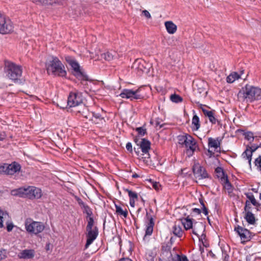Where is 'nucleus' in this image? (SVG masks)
Segmentation results:
<instances>
[{"label":"nucleus","mask_w":261,"mask_h":261,"mask_svg":"<svg viewBox=\"0 0 261 261\" xmlns=\"http://www.w3.org/2000/svg\"><path fill=\"white\" fill-rule=\"evenodd\" d=\"M45 68L48 74H53L61 77L65 76L66 71L61 61L55 56H50L45 63Z\"/></svg>","instance_id":"f257e3e1"},{"label":"nucleus","mask_w":261,"mask_h":261,"mask_svg":"<svg viewBox=\"0 0 261 261\" xmlns=\"http://www.w3.org/2000/svg\"><path fill=\"white\" fill-rule=\"evenodd\" d=\"M5 72L7 76L15 83L19 82L22 75V69L20 66L11 62H6Z\"/></svg>","instance_id":"f03ea898"},{"label":"nucleus","mask_w":261,"mask_h":261,"mask_svg":"<svg viewBox=\"0 0 261 261\" xmlns=\"http://www.w3.org/2000/svg\"><path fill=\"white\" fill-rule=\"evenodd\" d=\"M65 60L71 67L74 72L73 74L77 79L82 81L89 80L88 76L81 70L78 62L70 56H67Z\"/></svg>","instance_id":"7ed1b4c3"},{"label":"nucleus","mask_w":261,"mask_h":261,"mask_svg":"<svg viewBox=\"0 0 261 261\" xmlns=\"http://www.w3.org/2000/svg\"><path fill=\"white\" fill-rule=\"evenodd\" d=\"M25 228L28 232L37 234L43 231L45 226L41 222L34 221L29 218L25 221Z\"/></svg>","instance_id":"20e7f679"},{"label":"nucleus","mask_w":261,"mask_h":261,"mask_svg":"<svg viewBox=\"0 0 261 261\" xmlns=\"http://www.w3.org/2000/svg\"><path fill=\"white\" fill-rule=\"evenodd\" d=\"M172 245V243L171 239H170L168 242L164 243L162 246V250L169 254V256L168 257V259L171 258L172 261H189L187 257L185 255H180L176 254L174 257H172V255L170 251Z\"/></svg>","instance_id":"39448f33"},{"label":"nucleus","mask_w":261,"mask_h":261,"mask_svg":"<svg viewBox=\"0 0 261 261\" xmlns=\"http://www.w3.org/2000/svg\"><path fill=\"white\" fill-rule=\"evenodd\" d=\"M140 91V88H138L136 90L124 89L119 95L123 98L130 99L131 100L142 99L144 96L139 94Z\"/></svg>","instance_id":"423d86ee"},{"label":"nucleus","mask_w":261,"mask_h":261,"mask_svg":"<svg viewBox=\"0 0 261 261\" xmlns=\"http://www.w3.org/2000/svg\"><path fill=\"white\" fill-rule=\"evenodd\" d=\"M192 170L195 177L198 179H203L210 177V175L205 168L198 163L194 164L192 167Z\"/></svg>","instance_id":"0eeeda50"},{"label":"nucleus","mask_w":261,"mask_h":261,"mask_svg":"<svg viewBox=\"0 0 261 261\" xmlns=\"http://www.w3.org/2000/svg\"><path fill=\"white\" fill-rule=\"evenodd\" d=\"M215 172L217 178L224 185V188L227 190H230L232 186L229 181L228 176L224 172L223 169L222 167H218L215 169Z\"/></svg>","instance_id":"6e6552de"},{"label":"nucleus","mask_w":261,"mask_h":261,"mask_svg":"<svg viewBox=\"0 0 261 261\" xmlns=\"http://www.w3.org/2000/svg\"><path fill=\"white\" fill-rule=\"evenodd\" d=\"M13 30V25L11 21L9 19H6L3 15L0 18V33L2 34H7L11 33Z\"/></svg>","instance_id":"1a4fd4ad"},{"label":"nucleus","mask_w":261,"mask_h":261,"mask_svg":"<svg viewBox=\"0 0 261 261\" xmlns=\"http://www.w3.org/2000/svg\"><path fill=\"white\" fill-rule=\"evenodd\" d=\"M83 103L82 93L79 92H70L68 97L67 105L69 107H75Z\"/></svg>","instance_id":"9d476101"},{"label":"nucleus","mask_w":261,"mask_h":261,"mask_svg":"<svg viewBox=\"0 0 261 261\" xmlns=\"http://www.w3.org/2000/svg\"><path fill=\"white\" fill-rule=\"evenodd\" d=\"M234 231H236L240 237L242 244H244L251 239V232L246 228L238 225L234 228Z\"/></svg>","instance_id":"9b49d317"},{"label":"nucleus","mask_w":261,"mask_h":261,"mask_svg":"<svg viewBox=\"0 0 261 261\" xmlns=\"http://www.w3.org/2000/svg\"><path fill=\"white\" fill-rule=\"evenodd\" d=\"M255 87L247 84L244 87L242 88L239 93H242L244 98L249 100V102H252L253 96H254Z\"/></svg>","instance_id":"f8f14e48"},{"label":"nucleus","mask_w":261,"mask_h":261,"mask_svg":"<svg viewBox=\"0 0 261 261\" xmlns=\"http://www.w3.org/2000/svg\"><path fill=\"white\" fill-rule=\"evenodd\" d=\"M86 230L88 231V233L87 234V241L85 246V249L88 248L89 245L96 239L98 234V229L96 226L94 227L93 229Z\"/></svg>","instance_id":"ddd939ff"},{"label":"nucleus","mask_w":261,"mask_h":261,"mask_svg":"<svg viewBox=\"0 0 261 261\" xmlns=\"http://www.w3.org/2000/svg\"><path fill=\"white\" fill-rule=\"evenodd\" d=\"M185 145L187 148V152H190V155H192L193 153L197 147L196 141L193 137L190 135L188 136V139Z\"/></svg>","instance_id":"4468645a"},{"label":"nucleus","mask_w":261,"mask_h":261,"mask_svg":"<svg viewBox=\"0 0 261 261\" xmlns=\"http://www.w3.org/2000/svg\"><path fill=\"white\" fill-rule=\"evenodd\" d=\"M28 198L29 199H39L42 196V192L40 189L34 187L28 188Z\"/></svg>","instance_id":"2eb2a0df"},{"label":"nucleus","mask_w":261,"mask_h":261,"mask_svg":"<svg viewBox=\"0 0 261 261\" xmlns=\"http://www.w3.org/2000/svg\"><path fill=\"white\" fill-rule=\"evenodd\" d=\"M139 146L144 154H146L148 156H149L148 152L151 148V143L146 138L142 139L139 143ZM147 158H149V156Z\"/></svg>","instance_id":"dca6fc26"},{"label":"nucleus","mask_w":261,"mask_h":261,"mask_svg":"<svg viewBox=\"0 0 261 261\" xmlns=\"http://www.w3.org/2000/svg\"><path fill=\"white\" fill-rule=\"evenodd\" d=\"M203 107H206L205 105H203L202 104L200 105V108L201 109L202 112L203 113L204 115L208 118V119L210 121L212 124H215L216 122H219L217 119L215 118L214 116V111H208L204 109Z\"/></svg>","instance_id":"f3484780"},{"label":"nucleus","mask_w":261,"mask_h":261,"mask_svg":"<svg viewBox=\"0 0 261 261\" xmlns=\"http://www.w3.org/2000/svg\"><path fill=\"white\" fill-rule=\"evenodd\" d=\"M7 175H13L20 171L21 166L18 163L14 162L10 164H7Z\"/></svg>","instance_id":"a211bd4d"},{"label":"nucleus","mask_w":261,"mask_h":261,"mask_svg":"<svg viewBox=\"0 0 261 261\" xmlns=\"http://www.w3.org/2000/svg\"><path fill=\"white\" fill-rule=\"evenodd\" d=\"M146 217L148 220V222L146 225L145 236H150L153 232V226L154 222L153 218L151 216L148 217V213H146Z\"/></svg>","instance_id":"6ab92c4d"},{"label":"nucleus","mask_w":261,"mask_h":261,"mask_svg":"<svg viewBox=\"0 0 261 261\" xmlns=\"http://www.w3.org/2000/svg\"><path fill=\"white\" fill-rule=\"evenodd\" d=\"M124 191L128 193L129 198L130 205L133 207H135V201L138 199V194L136 192H133L128 189H124Z\"/></svg>","instance_id":"aec40b11"},{"label":"nucleus","mask_w":261,"mask_h":261,"mask_svg":"<svg viewBox=\"0 0 261 261\" xmlns=\"http://www.w3.org/2000/svg\"><path fill=\"white\" fill-rule=\"evenodd\" d=\"M18 256L19 258L31 259L34 256V250L32 249H25L19 253Z\"/></svg>","instance_id":"412c9836"},{"label":"nucleus","mask_w":261,"mask_h":261,"mask_svg":"<svg viewBox=\"0 0 261 261\" xmlns=\"http://www.w3.org/2000/svg\"><path fill=\"white\" fill-rule=\"evenodd\" d=\"M11 194L13 196H18L21 197H28V188H20L17 189L13 190L11 191Z\"/></svg>","instance_id":"4be33fe9"},{"label":"nucleus","mask_w":261,"mask_h":261,"mask_svg":"<svg viewBox=\"0 0 261 261\" xmlns=\"http://www.w3.org/2000/svg\"><path fill=\"white\" fill-rule=\"evenodd\" d=\"M180 220L181 224L186 230H188L191 228L193 229L194 227H193L192 219L190 218L188 216L187 218L181 219Z\"/></svg>","instance_id":"5701e85b"},{"label":"nucleus","mask_w":261,"mask_h":261,"mask_svg":"<svg viewBox=\"0 0 261 261\" xmlns=\"http://www.w3.org/2000/svg\"><path fill=\"white\" fill-rule=\"evenodd\" d=\"M165 25L168 33L173 34L176 31L177 26L172 21H166Z\"/></svg>","instance_id":"b1692460"},{"label":"nucleus","mask_w":261,"mask_h":261,"mask_svg":"<svg viewBox=\"0 0 261 261\" xmlns=\"http://www.w3.org/2000/svg\"><path fill=\"white\" fill-rule=\"evenodd\" d=\"M173 233L176 237L178 238L181 237L183 234V231L182 230L181 227L179 223H175L174 226H173L172 230Z\"/></svg>","instance_id":"393cba45"},{"label":"nucleus","mask_w":261,"mask_h":261,"mask_svg":"<svg viewBox=\"0 0 261 261\" xmlns=\"http://www.w3.org/2000/svg\"><path fill=\"white\" fill-rule=\"evenodd\" d=\"M244 219L247 222L251 225H254L256 222V219L254 215L252 212L245 213Z\"/></svg>","instance_id":"a878e982"},{"label":"nucleus","mask_w":261,"mask_h":261,"mask_svg":"<svg viewBox=\"0 0 261 261\" xmlns=\"http://www.w3.org/2000/svg\"><path fill=\"white\" fill-rule=\"evenodd\" d=\"M92 116L93 117L91 120L95 124H98L99 123H102L103 122H106L104 117H102L101 115L99 113L92 112Z\"/></svg>","instance_id":"bb28decb"},{"label":"nucleus","mask_w":261,"mask_h":261,"mask_svg":"<svg viewBox=\"0 0 261 261\" xmlns=\"http://www.w3.org/2000/svg\"><path fill=\"white\" fill-rule=\"evenodd\" d=\"M192 129L193 130H197L200 126V121H199V118L197 115H195L193 116L192 120Z\"/></svg>","instance_id":"cd10ccee"},{"label":"nucleus","mask_w":261,"mask_h":261,"mask_svg":"<svg viewBox=\"0 0 261 261\" xmlns=\"http://www.w3.org/2000/svg\"><path fill=\"white\" fill-rule=\"evenodd\" d=\"M115 207L116 208V212L118 215L122 216L125 218H127L128 216V212L126 208L123 210L120 206L116 204H115Z\"/></svg>","instance_id":"c85d7f7f"},{"label":"nucleus","mask_w":261,"mask_h":261,"mask_svg":"<svg viewBox=\"0 0 261 261\" xmlns=\"http://www.w3.org/2000/svg\"><path fill=\"white\" fill-rule=\"evenodd\" d=\"M252 153L248 147L246 148V149L242 154V156L243 159L248 160L250 167H251V162L252 160Z\"/></svg>","instance_id":"c756f323"},{"label":"nucleus","mask_w":261,"mask_h":261,"mask_svg":"<svg viewBox=\"0 0 261 261\" xmlns=\"http://www.w3.org/2000/svg\"><path fill=\"white\" fill-rule=\"evenodd\" d=\"M240 78V74L237 72H233L226 78V82L228 83H232L236 80Z\"/></svg>","instance_id":"7c9ffc66"},{"label":"nucleus","mask_w":261,"mask_h":261,"mask_svg":"<svg viewBox=\"0 0 261 261\" xmlns=\"http://www.w3.org/2000/svg\"><path fill=\"white\" fill-rule=\"evenodd\" d=\"M220 143L218 141V139H213L209 138L208 139V146L211 148H214L215 149L220 147Z\"/></svg>","instance_id":"2f4dec72"},{"label":"nucleus","mask_w":261,"mask_h":261,"mask_svg":"<svg viewBox=\"0 0 261 261\" xmlns=\"http://www.w3.org/2000/svg\"><path fill=\"white\" fill-rule=\"evenodd\" d=\"M245 195L247 197V198L250 200L249 201H250V203L253 204L254 206H257V207L260 206V204L258 203L256 201V200L255 199L254 196V195H253L252 193H245Z\"/></svg>","instance_id":"473e14b6"},{"label":"nucleus","mask_w":261,"mask_h":261,"mask_svg":"<svg viewBox=\"0 0 261 261\" xmlns=\"http://www.w3.org/2000/svg\"><path fill=\"white\" fill-rule=\"evenodd\" d=\"M192 232L193 234H194L195 235H196V236H197L198 237L199 241L200 242H201L202 243L203 246L206 247V245H205L204 242H203V240H205V239H206V234L205 233H203L200 236H199V235L197 233V231L196 230L195 225H194V228L192 230Z\"/></svg>","instance_id":"72a5a7b5"},{"label":"nucleus","mask_w":261,"mask_h":261,"mask_svg":"<svg viewBox=\"0 0 261 261\" xmlns=\"http://www.w3.org/2000/svg\"><path fill=\"white\" fill-rule=\"evenodd\" d=\"M254 96H253L252 101L254 100H261V89L258 87H255L254 89Z\"/></svg>","instance_id":"f704fd0d"},{"label":"nucleus","mask_w":261,"mask_h":261,"mask_svg":"<svg viewBox=\"0 0 261 261\" xmlns=\"http://www.w3.org/2000/svg\"><path fill=\"white\" fill-rule=\"evenodd\" d=\"M170 99L172 102L175 103L181 102L183 100V99L181 96L176 94H171L170 96Z\"/></svg>","instance_id":"c9c22d12"},{"label":"nucleus","mask_w":261,"mask_h":261,"mask_svg":"<svg viewBox=\"0 0 261 261\" xmlns=\"http://www.w3.org/2000/svg\"><path fill=\"white\" fill-rule=\"evenodd\" d=\"M82 208L84 210L83 213L86 214L87 218L92 216L93 213L92 210L87 204L84 206Z\"/></svg>","instance_id":"e433bc0d"},{"label":"nucleus","mask_w":261,"mask_h":261,"mask_svg":"<svg viewBox=\"0 0 261 261\" xmlns=\"http://www.w3.org/2000/svg\"><path fill=\"white\" fill-rule=\"evenodd\" d=\"M135 130L138 132V135L141 137L147 134V130L144 126L136 127Z\"/></svg>","instance_id":"4c0bfd02"},{"label":"nucleus","mask_w":261,"mask_h":261,"mask_svg":"<svg viewBox=\"0 0 261 261\" xmlns=\"http://www.w3.org/2000/svg\"><path fill=\"white\" fill-rule=\"evenodd\" d=\"M188 134H186L185 135H180L178 136V140L179 144L181 145H185L186 143L187 140L188 139Z\"/></svg>","instance_id":"58836bf2"},{"label":"nucleus","mask_w":261,"mask_h":261,"mask_svg":"<svg viewBox=\"0 0 261 261\" xmlns=\"http://www.w3.org/2000/svg\"><path fill=\"white\" fill-rule=\"evenodd\" d=\"M245 139L250 141V142L253 141L254 140V136L253 134L251 132H247L245 133L244 134Z\"/></svg>","instance_id":"ea45409f"},{"label":"nucleus","mask_w":261,"mask_h":261,"mask_svg":"<svg viewBox=\"0 0 261 261\" xmlns=\"http://www.w3.org/2000/svg\"><path fill=\"white\" fill-rule=\"evenodd\" d=\"M88 224L86 226V230H90L92 229V227L94 225V219L93 218L92 216H90L88 217Z\"/></svg>","instance_id":"a19ab883"},{"label":"nucleus","mask_w":261,"mask_h":261,"mask_svg":"<svg viewBox=\"0 0 261 261\" xmlns=\"http://www.w3.org/2000/svg\"><path fill=\"white\" fill-rule=\"evenodd\" d=\"M103 59L107 61H111L113 59V55L110 52H107L101 55Z\"/></svg>","instance_id":"79ce46f5"},{"label":"nucleus","mask_w":261,"mask_h":261,"mask_svg":"<svg viewBox=\"0 0 261 261\" xmlns=\"http://www.w3.org/2000/svg\"><path fill=\"white\" fill-rule=\"evenodd\" d=\"M251 203L248 200H246L245 202V205L244 206V212L243 213H247L248 212H251Z\"/></svg>","instance_id":"37998d69"},{"label":"nucleus","mask_w":261,"mask_h":261,"mask_svg":"<svg viewBox=\"0 0 261 261\" xmlns=\"http://www.w3.org/2000/svg\"><path fill=\"white\" fill-rule=\"evenodd\" d=\"M254 164L256 166L257 170L261 172V155H259L254 161Z\"/></svg>","instance_id":"c03bdc74"},{"label":"nucleus","mask_w":261,"mask_h":261,"mask_svg":"<svg viewBox=\"0 0 261 261\" xmlns=\"http://www.w3.org/2000/svg\"><path fill=\"white\" fill-rule=\"evenodd\" d=\"M7 164L5 163L3 164H0V173L4 174L7 175Z\"/></svg>","instance_id":"a18cd8bd"},{"label":"nucleus","mask_w":261,"mask_h":261,"mask_svg":"<svg viewBox=\"0 0 261 261\" xmlns=\"http://www.w3.org/2000/svg\"><path fill=\"white\" fill-rule=\"evenodd\" d=\"M149 181L151 182L152 187L156 191H159L161 189V185L159 182L153 181L150 179Z\"/></svg>","instance_id":"49530a36"},{"label":"nucleus","mask_w":261,"mask_h":261,"mask_svg":"<svg viewBox=\"0 0 261 261\" xmlns=\"http://www.w3.org/2000/svg\"><path fill=\"white\" fill-rule=\"evenodd\" d=\"M34 3L39 2L42 5H49L51 4V0H32Z\"/></svg>","instance_id":"de8ad7c7"},{"label":"nucleus","mask_w":261,"mask_h":261,"mask_svg":"<svg viewBox=\"0 0 261 261\" xmlns=\"http://www.w3.org/2000/svg\"><path fill=\"white\" fill-rule=\"evenodd\" d=\"M259 145L254 144H252L251 146H247V147H248L250 151L253 153V152H254L258 148H259Z\"/></svg>","instance_id":"09e8293b"},{"label":"nucleus","mask_w":261,"mask_h":261,"mask_svg":"<svg viewBox=\"0 0 261 261\" xmlns=\"http://www.w3.org/2000/svg\"><path fill=\"white\" fill-rule=\"evenodd\" d=\"M75 199L77 202L78 204L80 205V206L82 208L84 206H85L86 204H85L83 200L79 197L76 196Z\"/></svg>","instance_id":"8fccbe9b"},{"label":"nucleus","mask_w":261,"mask_h":261,"mask_svg":"<svg viewBox=\"0 0 261 261\" xmlns=\"http://www.w3.org/2000/svg\"><path fill=\"white\" fill-rule=\"evenodd\" d=\"M126 149L130 153L133 152L132 145L130 142H127L126 145Z\"/></svg>","instance_id":"3c124183"},{"label":"nucleus","mask_w":261,"mask_h":261,"mask_svg":"<svg viewBox=\"0 0 261 261\" xmlns=\"http://www.w3.org/2000/svg\"><path fill=\"white\" fill-rule=\"evenodd\" d=\"M142 13L147 18H151V15H150V14L149 13V12L147 11V10H143L142 11Z\"/></svg>","instance_id":"603ef678"},{"label":"nucleus","mask_w":261,"mask_h":261,"mask_svg":"<svg viewBox=\"0 0 261 261\" xmlns=\"http://www.w3.org/2000/svg\"><path fill=\"white\" fill-rule=\"evenodd\" d=\"M13 227L14 225L12 223H8L7 226V230L8 232H10L12 230Z\"/></svg>","instance_id":"864d4df0"},{"label":"nucleus","mask_w":261,"mask_h":261,"mask_svg":"<svg viewBox=\"0 0 261 261\" xmlns=\"http://www.w3.org/2000/svg\"><path fill=\"white\" fill-rule=\"evenodd\" d=\"M192 212L194 213H195L197 215H199L201 214V211L200 209L199 208H192Z\"/></svg>","instance_id":"5fc2aeb1"},{"label":"nucleus","mask_w":261,"mask_h":261,"mask_svg":"<svg viewBox=\"0 0 261 261\" xmlns=\"http://www.w3.org/2000/svg\"><path fill=\"white\" fill-rule=\"evenodd\" d=\"M6 138V135L4 132L0 133V141H4Z\"/></svg>","instance_id":"6e6d98bb"},{"label":"nucleus","mask_w":261,"mask_h":261,"mask_svg":"<svg viewBox=\"0 0 261 261\" xmlns=\"http://www.w3.org/2000/svg\"><path fill=\"white\" fill-rule=\"evenodd\" d=\"M203 213L205 215L207 216L208 214V209L206 207V206H204V207H202Z\"/></svg>","instance_id":"4d7b16f0"},{"label":"nucleus","mask_w":261,"mask_h":261,"mask_svg":"<svg viewBox=\"0 0 261 261\" xmlns=\"http://www.w3.org/2000/svg\"><path fill=\"white\" fill-rule=\"evenodd\" d=\"M199 202H200L201 205L202 206V207H204V206H205L203 198H199Z\"/></svg>","instance_id":"13d9d810"},{"label":"nucleus","mask_w":261,"mask_h":261,"mask_svg":"<svg viewBox=\"0 0 261 261\" xmlns=\"http://www.w3.org/2000/svg\"><path fill=\"white\" fill-rule=\"evenodd\" d=\"M159 125L160 126V128L162 127V125H160V122L159 121V119H158L155 120V127H157Z\"/></svg>","instance_id":"bf43d9fd"},{"label":"nucleus","mask_w":261,"mask_h":261,"mask_svg":"<svg viewBox=\"0 0 261 261\" xmlns=\"http://www.w3.org/2000/svg\"><path fill=\"white\" fill-rule=\"evenodd\" d=\"M143 65L142 64H140L138 67H137L139 69L141 70L142 72L145 71V68H144V69H143Z\"/></svg>","instance_id":"052dcab7"},{"label":"nucleus","mask_w":261,"mask_h":261,"mask_svg":"<svg viewBox=\"0 0 261 261\" xmlns=\"http://www.w3.org/2000/svg\"><path fill=\"white\" fill-rule=\"evenodd\" d=\"M119 261H133L131 259L128 257L121 258L119 259Z\"/></svg>","instance_id":"680f3d73"},{"label":"nucleus","mask_w":261,"mask_h":261,"mask_svg":"<svg viewBox=\"0 0 261 261\" xmlns=\"http://www.w3.org/2000/svg\"><path fill=\"white\" fill-rule=\"evenodd\" d=\"M134 142L136 143V144L138 145V146H139V139L138 138H137V137H136L135 138H134Z\"/></svg>","instance_id":"e2e57ef3"},{"label":"nucleus","mask_w":261,"mask_h":261,"mask_svg":"<svg viewBox=\"0 0 261 261\" xmlns=\"http://www.w3.org/2000/svg\"><path fill=\"white\" fill-rule=\"evenodd\" d=\"M50 243H48L46 244L45 245V249L46 251H48L50 249Z\"/></svg>","instance_id":"0e129e2a"},{"label":"nucleus","mask_w":261,"mask_h":261,"mask_svg":"<svg viewBox=\"0 0 261 261\" xmlns=\"http://www.w3.org/2000/svg\"><path fill=\"white\" fill-rule=\"evenodd\" d=\"M198 226L199 227H201L202 230H204V227L202 224H201V223L199 224Z\"/></svg>","instance_id":"69168bd1"},{"label":"nucleus","mask_w":261,"mask_h":261,"mask_svg":"<svg viewBox=\"0 0 261 261\" xmlns=\"http://www.w3.org/2000/svg\"><path fill=\"white\" fill-rule=\"evenodd\" d=\"M139 177V175L137 173H134L132 175V177L133 178H138Z\"/></svg>","instance_id":"338daca9"},{"label":"nucleus","mask_w":261,"mask_h":261,"mask_svg":"<svg viewBox=\"0 0 261 261\" xmlns=\"http://www.w3.org/2000/svg\"><path fill=\"white\" fill-rule=\"evenodd\" d=\"M208 152L210 153V157L212 156V155H213L214 154V153L212 151L210 150V149L208 150Z\"/></svg>","instance_id":"774afa93"}]
</instances>
